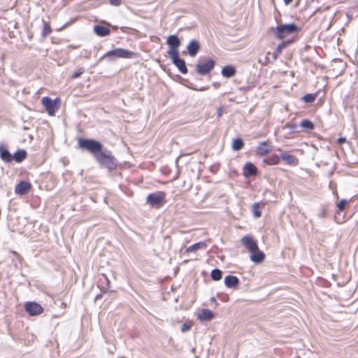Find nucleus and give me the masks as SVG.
Masks as SVG:
<instances>
[{"label": "nucleus", "instance_id": "f257e3e1", "mask_svg": "<svg viewBox=\"0 0 358 358\" xmlns=\"http://www.w3.org/2000/svg\"><path fill=\"white\" fill-rule=\"evenodd\" d=\"M298 30V27L294 24H280L275 28H271V31L275 37L279 39H283L293 34H296Z\"/></svg>", "mask_w": 358, "mask_h": 358}, {"label": "nucleus", "instance_id": "f03ea898", "mask_svg": "<svg viewBox=\"0 0 358 358\" xmlns=\"http://www.w3.org/2000/svg\"><path fill=\"white\" fill-rule=\"evenodd\" d=\"M79 147L91 152L96 158L97 155L102 151L103 145L95 140L92 139H79Z\"/></svg>", "mask_w": 358, "mask_h": 358}, {"label": "nucleus", "instance_id": "7ed1b4c3", "mask_svg": "<svg viewBox=\"0 0 358 358\" xmlns=\"http://www.w3.org/2000/svg\"><path fill=\"white\" fill-rule=\"evenodd\" d=\"M95 159L101 166H106L109 170H113L117 166L116 159L110 152L101 151Z\"/></svg>", "mask_w": 358, "mask_h": 358}, {"label": "nucleus", "instance_id": "20e7f679", "mask_svg": "<svg viewBox=\"0 0 358 358\" xmlns=\"http://www.w3.org/2000/svg\"><path fill=\"white\" fill-rule=\"evenodd\" d=\"M136 57H137V54L134 52H131V51L123 49V48H117V49H115L113 50H110V51H108V52H106L101 58V59H104V58H108L109 59L112 60L115 57L131 59V58H136Z\"/></svg>", "mask_w": 358, "mask_h": 358}, {"label": "nucleus", "instance_id": "39448f33", "mask_svg": "<svg viewBox=\"0 0 358 358\" xmlns=\"http://www.w3.org/2000/svg\"><path fill=\"white\" fill-rule=\"evenodd\" d=\"M166 194L164 192H156L148 195L146 201L152 208H159L166 202Z\"/></svg>", "mask_w": 358, "mask_h": 358}, {"label": "nucleus", "instance_id": "423d86ee", "mask_svg": "<svg viewBox=\"0 0 358 358\" xmlns=\"http://www.w3.org/2000/svg\"><path fill=\"white\" fill-rule=\"evenodd\" d=\"M215 62L213 59H208L207 62L198 64L196 66V72L200 75L208 73L215 66Z\"/></svg>", "mask_w": 358, "mask_h": 358}, {"label": "nucleus", "instance_id": "0eeeda50", "mask_svg": "<svg viewBox=\"0 0 358 358\" xmlns=\"http://www.w3.org/2000/svg\"><path fill=\"white\" fill-rule=\"evenodd\" d=\"M59 100V99H56L55 100H52L48 96H44L42 98L41 102L43 106L45 108L48 113L50 116H53L55 114V105L56 103L58 102Z\"/></svg>", "mask_w": 358, "mask_h": 358}, {"label": "nucleus", "instance_id": "6e6552de", "mask_svg": "<svg viewBox=\"0 0 358 358\" xmlns=\"http://www.w3.org/2000/svg\"><path fill=\"white\" fill-rule=\"evenodd\" d=\"M241 243L249 252H255L259 249L257 241L250 236H245L241 238Z\"/></svg>", "mask_w": 358, "mask_h": 358}, {"label": "nucleus", "instance_id": "1a4fd4ad", "mask_svg": "<svg viewBox=\"0 0 358 358\" xmlns=\"http://www.w3.org/2000/svg\"><path fill=\"white\" fill-rule=\"evenodd\" d=\"M25 310L30 315H37L43 313V307L36 302H27L25 304Z\"/></svg>", "mask_w": 358, "mask_h": 358}, {"label": "nucleus", "instance_id": "9d476101", "mask_svg": "<svg viewBox=\"0 0 358 358\" xmlns=\"http://www.w3.org/2000/svg\"><path fill=\"white\" fill-rule=\"evenodd\" d=\"M187 49L189 55L191 57H194L196 55V54L198 53V52L200 50V44H199V41H197L194 39H192L188 43Z\"/></svg>", "mask_w": 358, "mask_h": 358}, {"label": "nucleus", "instance_id": "9b49d317", "mask_svg": "<svg viewBox=\"0 0 358 358\" xmlns=\"http://www.w3.org/2000/svg\"><path fill=\"white\" fill-rule=\"evenodd\" d=\"M31 189V185L26 181H22L15 187V192L17 194L24 195L28 193Z\"/></svg>", "mask_w": 358, "mask_h": 358}, {"label": "nucleus", "instance_id": "f8f14e48", "mask_svg": "<svg viewBox=\"0 0 358 358\" xmlns=\"http://www.w3.org/2000/svg\"><path fill=\"white\" fill-rule=\"evenodd\" d=\"M272 149V146L268 142H262L259 143L257 150L256 155L259 156H264L268 153Z\"/></svg>", "mask_w": 358, "mask_h": 358}, {"label": "nucleus", "instance_id": "ddd939ff", "mask_svg": "<svg viewBox=\"0 0 358 358\" xmlns=\"http://www.w3.org/2000/svg\"><path fill=\"white\" fill-rule=\"evenodd\" d=\"M257 170L253 164L251 162H247L244 166V176L245 177H250V176H255Z\"/></svg>", "mask_w": 358, "mask_h": 358}, {"label": "nucleus", "instance_id": "4468645a", "mask_svg": "<svg viewBox=\"0 0 358 358\" xmlns=\"http://www.w3.org/2000/svg\"><path fill=\"white\" fill-rule=\"evenodd\" d=\"M265 259V255L263 252L259 250V249L257 250V251L255 252H252V255L250 256V259L256 263V264H259L261 262H262Z\"/></svg>", "mask_w": 358, "mask_h": 358}, {"label": "nucleus", "instance_id": "2eb2a0df", "mask_svg": "<svg viewBox=\"0 0 358 358\" xmlns=\"http://www.w3.org/2000/svg\"><path fill=\"white\" fill-rule=\"evenodd\" d=\"M214 317L213 313L209 309H203L198 315V318L201 321L210 320Z\"/></svg>", "mask_w": 358, "mask_h": 358}, {"label": "nucleus", "instance_id": "dca6fc26", "mask_svg": "<svg viewBox=\"0 0 358 358\" xmlns=\"http://www.w3.org/2000/svg\"><path fill=\"white\" fill-rule=\"evenodd\" d=\"M173 63L177 66L181 73L185 74L187 73V68L184 59L178 58L173 60Z\"/></svg>", "mask_w": 358, "mask_h": 358}, {"label": "nucleus", "instance_id": "f3484780", "mask_svg": "<svg viewBox=\"0 0 358 358\" xmlns=\"http://www.w3.org/2000/svg\"><path fill=\"white\" fill-rule=\"evenodd\" d=\"M238 279L234 275H227L224 279V284L227 287H235L238 284Z\"/></svg>", "mask_w": 358, "mask_h": 358}, {"label": "nucleus", "instance_id": "a211bd4d", "mask_svg": "<svg viewBox=\"0 0 358 358\" xmlns=\"http://www.w3.org/2000/svg\"><path fill=\"white\" fill-rule=\"evenodd\" d=\"M0 157L3 161L6 162H10L13 160L11 154L2 145H0Z\"/></svg>", "mask_w": 358, "mask_h": 358}, {"label": "nucleus", "instance_id": "6ab92c4d", "mask_svg": "<svg viewBox=\"0 0 358 358\" xmlns=\"http://www.w3.org/2000/svg\"><path fill=\"white\" fill-rule=\"evenodd\" d=\"M94 30L97 36L101 37L108 36L110 32L108 28L101 25L95 26Z\"/></svg>", "mask_w": 358, "mask_h": 358}, {"label": "nucleus", "instance_id": "aec40b11", "mask_svg": "<svg viewBox=\"0 0 358 358\" xmlns=\"http://www.w3.org/2000/svg\"><path fill=\"white\" fill-rule=\"evenodd\" d=\"M236 70L232 66H226L222 69V75L225 78H231L236 74Z\"/></svg>", "mask_w": 358, "mask_h": 358}, {"label": "nucleus", "instance_id": "412c9836", "mask_svg": "<svg viewBox=\"0 0 358 358\" xmlns=\"http://www.w3.org/2000/svg\"><path fill=\"white\" fill-rule=\"evenodd\" d=\"M167 44L170 48H178L180 45V41L176 35H171L167 38Z\"/></svg>", "mask_w": 358, "mask_h": 358}, {"label": "nucleus", "instance_id": "4be33fe9", "mask_svg": "<svg viewBox=\"0 0 358 358\" xmlns=\"http://www.w3.org/2000/svg\"><path fill=\"white\" fill-rule=\"evenodd\" d=\"M280 157L281 159L288 164L294 165L297 163V159L292 155L287 153H282Z\"/></svg>", "mask_w": 358, "mask_h": 358}, {"label": "nucleus", "instance_id": "5701e85b", "mask_svg": "<svg viewBox=\"0 0 358 358\" xmlns=\"http://www.w3.org/2000/svg\"><path fill=\"white\" fill-rule=\"evenodd\" d=\"M207 248V244L205 242H199L195 243L186 249L187 252H194L197 250H205Z\"/></svg>", "mask_w": 358, "mask_h": 358}, {"label": "nucleus", "instance_id": "b1692460", "mask_svg": "<svg viewBox=\"0 0 358 358\" xmlns=\"http://www.w3.org/2000/svg\"><path fill=\"white\" fill-rule=\"evenodd\" d=\"M27 157V152L24 150H17L13 155V159L17 162H21Z\"/></svg>", "mask_w": 358, "mask_h": 358}, {"label": "nucleus", "instance_id": "393cba45", "mask_svg": "<svg viewBox=\"0 0 358 358\" xmlns=\"http://www.w3.org/2000/svg\"><path fill=\"white\" fill-rule=\"evenodd\" d=\"M263 206H264V203H255L252 205V213L255 217L257 218L261 216L262 212L259 210V208Z\"/></svg>", "mask_w": 358, "mask_h": 358}, {"label": "nucleus", "instance_id": "a878e982", "mask_svg": "<svg viewBox=\"0 0 358 358\" xmlns=\"http://www.w3.org/2000/svg\"><path fill=\"white\" fill-rule=\"evenodd\" d=\"M243 142L241 138L234 139L232 143V148L234 150H240L243 147Z\"/></svg>", "mask_w": 358, "mask_h": 358}, {"label": "nucleus", "instance_id": "bb28decb", "mask_svg": "<svg viewBox=\"0 0 358 358\" xmlns=\"http://www.w3.org/2000/svg\"><path fill=\"white\" fill-rule=\"evenodd\" d=\"M178 48H170L168 53L172 61L179 58Z\"/></svg>", "mask_w": 358, "mask_h": 358}, {"label": "nucleus", "instance_id": "cd10ccee", "mask_svg": "<svg viewBox=\"0 0 358 358\" xmlns=\"http://www.w3.org/2000/svg\"><path fill=\"white\" fill-rule=\"evenodd\" d=\"M300 125L301 127H303L304 129H309V130L314 129L313 123L308 120H302Z\"/></svg>", "mask_w": 358, "mask_h": 358}, {"label": "nucleus", "instance_id": "c85d7f7f", "mask_svg": "<svg viewBox=\"0 0 358 358\" xmlns=\"http://www.w3.org/2000/svg\"><path fill=\"white\" fill-rule=\"evenodd\" d=\"M264 162L268 164H277L279 162V157L277 155L271 156L266 159H264Z\"/></svg>", "mask_w": 358, "mask_h": 358}, {"label": "nucleus", "instance_id": "c756f323", "mask_svg": "<svg viewBox=\"0 0 358 358\" xmlns=\"http://www.w3.org/2000/svg\"><path fill=\"white\" fill-rule=\"evenodd\" d=\"M211 278L214 280H219L222 278V271L219 269H213L211 271Z\"/></svg>", "mask_w": 358, "mask_h": 358}, {"label": "nucleus", "instance_id": "7c9ffc66", "mask_svg": "<svg viewBox=\"0 0 358 358\" xmlns=\"http://www.w3.org/2000/svg\"><path fill=\"white\" fill-rule=\"evenodd\" d=\"M302 99L305 101V102H307V103H312L315 101V95L314 94H307L306 95H304L302 98Z\"/></svg>", "mask_w": 358, "mask_h": 358}, {"label": "nucleus", "instance_id": "2f4dec72", "mask_svg": "<svg viewBox=\"0 0 358 358\" xmlns=\"http://www.w3.org/2000/svg\"><path fill=\"white\" fill-rule=\"evenodd\" d=\"M51 32V28L48 23H43V35L47 36Z\"/></svg>", "mask_w": 358, "mask_h": 358}, {"label": "nucleus", "instance_id": "473e14b6", "mask_svg": "<svg viewBox=\"0 0 358 358\" xmlns=\"http://www.w3.org/2000/svg\"><path fill=\"white\" fill-rule=\"evenodd\" d=\"M346 204H347V201L346 200L342 199L341 201H340V202L338 203V210H344Z\"/></svg>", "mask_w": 358, "mask_h": 358}, {"label": "nucleus", "instance_id": "72a5a7b5", "mask_svg": "<svg viewBox=\"0 0 358 358\" xmlns=\"http://www.w3.org/2000/svg\"><path fill=\"white\" fill-rule=\"evenodd\" d=\"M84 72V70L83 69H80L77 72H76L73 76V78H77L80 77Z\"/></svg>", "mask_w": 358, "mask_h": 358}, {"label": "nucleus", "instance_id": "f704fd0d", "mask_svg": "<svg viewBox=\"0 0 358 358\" xmlns=\"http://www.w3.org/2000/svg\"><path fill=\"white\" fill-rule=\"evenodd\" d=\"M109 2L113 6H119L122 3V0H109Z\"/></svg>", "mask_w": 358, "mask_h": 358}, {"label": "nucleus", "instance_id": "c9c22d12", "mask_svg": "<svg viewBox=\"0 0 358 358\" xmlns=\"http://www.w3.org/2000/svg\"><path fill=\"white\" fill-rule=\"evenodd\" d=\"M289 43H290V41H286V42H283V43H282L281 44H280V45L277 47V50H278V52H280V51H281V50H282V48H284L285 47V45H287V44H289Z\"/></svg>", "mask_w": 358, "mask_h": 358}, {"label": "nucleus", "instance_id": "e433bc0d", "mask_svg": "<svg viewBox=\"0 0 358 358\" xmlns=\"http://www.w3.org/2000/svg\"><path fill=\"white\" fill-rule=\"evenodd\" d=\"M190 329V325H189L187 323H184L182 325V327H181V331L182 332H186L188 330H189Z\"/></svg>", "mask_w": 358, "mask_h": 358}, {"label": "nucleus", "instance_id": "4c0bfd02", "mask_svg": "<svg viewBox=\"0 0 358 358\" xmlns=\"http://www.w3.org/2000/svg\"><path fill=\"white\" fill-rule=\"evenodd\" d=\"M337 142L339 144L344 143L346 142V138L344 137H340L339 138H338Z\"/></svg>", "mask_w": 358, "mask_h": 358}, {"label": "nucleus", "instance_id": "58836bf2", "mask_svg": "<svg viewBox=\"0 0 358 358\" xmlns=\"http://www.w3.org/2000/svg\"><path fill=\"white\" fill-rule=\"evenodd\" d=\"M293 0H284L285 4H289Z\"/></svg>", "mask_w": 358, "mask_h": 358}, {"label": "nucleus", "instance_id": "ea45409f", "mask_svg": "<svg viewBox=\"0 0 358 358\" xmlns=\"http://www.w3.org/2000/svg\"><path fill=\"white\" fill-rule=\"evenodd\" d=\"M206 89H207L206 87H202V88L199 89V90L203 91V90H206Z\"/></svg>", "mask_w": 358, "mask_h": 358}, {"label": "nucleus", "instance_id": "a19ab883", "mask_svg": "<svg viewBox=\"0 0 358 358\" xmlns=\"http://www.w3.org/2000/svg\"><path fill=\"white\" fill-rule=\"evenodd\" d=\"M218 115H221V110H219L218 111Z\"/></svg>", "mask_w": 358, "mask_h": 358}, {"label": "nucleus", "instance_id": "79ce46f5", "mask_svg": "<svg viewBox=\"0 0 358 358\" xmlns=\"http://www.w3.org/2000/svg\"><path fill=\"white\" fill-rule=\"evenodd\" d=\"M313 1H314L315 0H312Z\"/></svg>", "mask_w": 358, "mask_h": 358}, {"label": "nucleus", "instance_id": "37998d69", "mask_svg": "<svg viewBox=\"0 0 358 358\" xmlns=\"http://www.w3.org/2000/svg\"><path fill=\"white\" fill-rule=\"evenodd\" d=\"M357 7H358V5H357Z\"/></svg>", "mask_w": 358, "mask_h": 358}]
</instances>
